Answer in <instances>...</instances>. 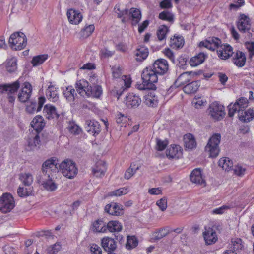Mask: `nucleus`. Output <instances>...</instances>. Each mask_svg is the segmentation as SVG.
<instances>
[{
    "label": "nucleus",
    "instance_id": "nucleus-1",
    "mask_svg": "<svg viewBox=\"0 0 254 254\" xmlns=\"http://www.w3.org/2000/svg\"><path fill=\"white\" fill-rule=\"evenodd\" d=\"M157 75L158 74L151 66L146 67L141 74L142 83H137L136 84V88L140 90L146 89L155 90L156 87L154 83L158 81Z\"/></svg>",
    "mask_w": 254,
    "mask_h": 254
},
{
    "label": "nucleus",
    "instance_id": "nucleus-2",
    "mask_svg": "<svg viewBox=\"0 0 254 254\" xmlns=\"http://www.w3.org/2000/svg\"><path fill=\"white\" fill-rule=\"evenodd\" d=\"M59 169L64 176L69 179H73L77 174L78 168L72 160L66 159L59 165Z\"/></svg>",
    "mask_w": 254,
    "mask_h": 254
},
{
    "label": "nucleus",
    "instance_id": "nucleus-3",
    "mask_svg": "<svg viewBox=\"0 0 254 254\" xmlns=\"http://www.w3.org/2000/svg\"><path fill=\"white\" fill-rule=\"evenodd\" d=\"M8 43L13 50H21L26 46L27 38L23 32H16L11 35Z\"/></svg>",
    "mask_w": 254,
    "mask_h": 254
},
{
    "label": "nucleus",
    "instance_id": "nucleus-4",
    "mask_svg": "<svg viewBox=\"0 0 254 254\" xmlns=\"http://www.w3.org/2000/svg\"><path fill=\"white\" fill-rule=\"evenodd\" d=\"M221 137L220 134H216L209 139L205 149L209 153L210 157L215 158L219 154L220 149L218 145L220 142Z\"/></svg>",
    "mask_w": 254,
    "mask_h": 254
},
{
    "label": "nucleus",
    "instance_id": "nucleus-5",
    "mask_svg": "<svg viewBox=\"0 0 254 254\" xmlns=\"http://www.w3.org/2000/svg\"><path fill=\"white\" fill-rule=\"evenodd\" d=\"M14 206V199L11 194L4 193L0 197V211L2 213L10 212Z\"/></svg>",
    "mask_w": 254,
    "mask_h": 254
},
{
    "label": "nucleus",
    "instance_id": "nucleus-6",
    "mask_svg": "<svg viewBox=\"0 0 254 254\" xmlns=\"http://www.w3.org/2000/svg\"><path fill=\"white\" fill-rule=\"evenodd\" d=\"M20 87V81L18 80L11 84L0 85V91L1 93L6 92L8 94L9 102L12 103L15 97L12 95L17 92Z\"/></svg>",
    "mask_w": 254,
    "mask_h": 254
},
{
    "label": "nucleus",
    "instance_id": "nucleus-7",
    "mask_svg": "<svg viewBox=\"0 0 254 254\" xmlns=\"http://www.w3.org/2000/svg\"><path fill=\"white\" fill-rule=\"evenodd\" d=\"M208 115L216 121L220 120L222 116V105L217 102L211 103L207 110Z\"/></svg>",
    "mask_w": 254,
    "mask_h": 254
},
{
    "label": "nucleus",
    "instance_id": "nucleus-8",
    "mask_svg": "<svg viewBox=\"0 0 254 254\" xmlns=\"http://www.w3.org/2000/svg\"><path fill=\"white\" fill-rule=\"evenodd\" d=\"M158 75H164L168 70L169 65L167 61L164 59L156 60L151 66Z\"/></svg>",
    "mask_w": 254,
    "mask_h": 254
},
{
    "label": "nucleus",
    "instance_id": "nucleus-9",
    "mask_svg": "<svg viewBox=\"0 0 254 254\" xmlns=\"http://www.w3.org/2000/svg\"><path fill=\"white\" fill-rule=\"evenodd\" d=\"M32 88L29 82H25L18 94V99L21 103H26L31 96Z\"/></svg>",
    "mask_w": 254,
    "mask_h": 254
},
{
    "label": "nucleus",
    "instance_id": "nucleus-10",
    "mask_svg": "<svg viewBox=\"0 0 254 254\" xmlns=\"http://www.w3.org/2000/svg\"><path fill=\"white\" fill-rule=\"evenodd\" d=\"M237 26L241 33H245L246 32H249L251 30V28L250 18L244 14H240L237 22Z\"/></svg>",
    "mask_w": 254,
    "mask_h": 254
},
{
    "label": "nucleus",
    "instance_id": "nucleus-11",
    "mask_svg": "<svg viewBox=\"0 0 254 254\" xmlns=\"http://www.w3.org/2000/svg\"><path fill=\"white\" fill-rule=\"evenodd\" d=\"M46 99L44 96H41L38 98V106H37V103L35 100H31L26 105L25 108V111L29 114H34L35 111L38 112L41 111L42 108L45 102Z\"/></svg>",
    "mask_w": 254,
    "mask_h": 254
},
{
    "label": "nucleus",
    "instance_id": "nucleus-12",
    "mask_svg": "<svg viewBox=\"0 0 254 254\" xmlns=\"http://www.w3.org/2000/svg\"><path fill=\"white\" fill-rule=\"evenodd\" d=\"M191 72H185L179 75L178 78L175 80L174 84L170 86L168 90V93H171L174 89L188 84L187 83L190 80V74Z\"/></svg>",
    "mask_w": 254,
    "mask_h": 254
},
{
    "label": "nucleus",
    "instance_id": "nucleus-13",
    "mask_svg": "<svg viewBox=\"0 0 254 254\" xmlns=\"http://www.w3.org/2000/svg\"><path fill=\"white\" fill-rule=\"evenodd\" d=\"M84 129L87 132L94 136L98 135L101 131V127L98 122L87 120L85 122Z\"/></svg>",
    "mask_w": 254,
    "mask_h": 254
},
{
    "label": "nucleus",
    "instance_id": "nucleus-14",
    "mask_svg": "<svg viewBox=\"0 0 254 254\" xmlns=\"http://www.w3.org/2000/svg\"><path fill=\"white\" fill-rule=\"evenodd\" d=\"M104 210L111 215L121 216L124 213L123 206L114 202L106 205Z\"/></svg>",
    "mask_w": 254,
    "mask_h": 254
},
{
    "label": "nucleus",
    "instance_id": "nucleus-15",
    "mask_svg": "<svg viewBox=\"0 0 254 254\" xmlns=\"http://www.w3.org/2000/svg\"><path fill=\"white\" fill-rule=\"evenodd\" d=\"M101 246L103 249L108 253L114 252L117 248L115 239L109 237H105L102 239Z\"/></svg>",
    "mask_w": 254,
    "mask_h": 254
},
{
    "label": "nucleus",
    "instance_id": "nucleus-16",
    "mask_svg": "<svg viewBox=\"0 0 254 254\" xmlns=\"http://www.w3.org/2000/svg\"><path fill=\"white\" fill-rule=\"evenodd\" d=\"M221 43V40L216 37L210 38L209 40H206L201 41L199 43L200 47H205L209 50L214 51L218 48L219 44Z\"/></svg>",
    "mask_w": 254,
    "mask_h": 254
},
{
    "label": "nucleus",
    "instance_id": "nucleus-17",
    "mask_svg": "<svg viewBox=\"0 0 254 254\" xmlns=\"http://www.w3.org/2000/svg\"><path fill=\"white\" fill-rule=\"evenodd\" d=\"M125 102L128 108H136L141 104V99L139 96L129 93L126 96Z\"/></svg>",
    "mask_w": 254,
    "mask_h": 254
},
{
    "label": "nucleus",
    "instance_id": "nucleus-18",
    "mask_svg": "<svg viewBox=\"0 0 254 254\" xmlns=\"http://www.w3.org/2000/svg\"><path fill=\"white\" fill-rule=\"evenodd\" d=\"M205 230L203 235L206 243L208 245L215 243L218 240L215 230L210 227H205Z\"/></svg>",
    "mask_w": 254,
    "mask_h": 254
},
{
    "label": "nucleus",
    "instance_id": "nucleus-19",
    "mask_svg": "<svg viewBox=\"0 0 254 254\" xmlns=\"http://www.w3.org/2000/svg\"><path fill=\"white\" fill-rule=\"evenodd\" d=\"M67 16L69 22L72 24L77 25L82 19V15L78 11L70 9L67 12Z\"/></svg>",
    "mask_w": 254,
    "mask_h": 254
},
{
    "label": "nucleus",
    "instance_id": "nucleus-20",
    "mask_svg": "<svg viewBox=\"0 0 254 254\" xmlns=\"http://www.w3.org/2000/svg\"><path fill=\"white\" fill-rule=\"evenodd\" d=\"M190 179L192 183L203 186L206 185L205 181L202 178L200 168H196L191 172L190 175Z\"/></svg>",
    "mask_w": 254,
    "mask_h": 254
},
{
    "label": "nucleus",
    "instance_id": "nucleus-21",
    "mask_svg": "<svg viewBox=\"0 0 254 254\" xmlns=\"http://www.w3.org/2000/svg\"><path fill=\"white\" fill-rule=\"evenodd\" d=\"M43 113L44 116L49 120L54 118L57 119L59 116L55 107L51 104H46L44 106Z\"/></svg>",
    "mask_w": 254,
    "mask_h": 254
},
{
    "label": "nucleus",
    "instance_id": "nucleus-22",
    "mask_svg": "<svg viewBox=\"0 0 254 254\" xmlns=\"http://www.w3.org/2000/svg\"><path fill=\"white\" fill-rule=\"evenodd\" d=\"M128 19L131 20V24L132 26L138 24L141 19L140 10L136 8H131L129 11Z\"/></svg>",
    "mask_w": 254,
    "mask_h": 254
},
{
    "label": "nucleus",
    "instance_id": "nucleus-23",
    "mask_svg": "<svg viewBox=\"0 0 254 254\" xmlns=\"http://www.w3.org/2000/svg\"><path fill=\"white\" fill-rule=\"evenodd\" d=\"M44 120L41 115L36 116L31 121L30 125L37 133L40 132L45 126Z\"/></svg>",
    "mask_w": 254,
    "mask_h": 254
},
{
    "label": "nucleus",
    "instance_id": "nucleus-24",
    "mask_svg": "<svg viewBox=\"0 0 254 254\" xmlns=\"http://www.w3.org/2000/svg\"><path fill=\"white\" fill-rule=\"evenodd\" d=\"M106 171L105 163L102 161H98L92 168V173L97 177H102Z\"/></svg>",
    "mask_w": 254,
    "mask_h": 254
},
{
    "label": "nucleus",
    "instance_id": "nucleus-25",
    "mask_svg": "<svg viewBox=\"0 0 254 254\" xmlns=\"http://www.w3.org/2000/svg\"><path fill=\"white\" fill-rule=\"evenodd\" d=\"M238 117L243 122H249L254 119V108H250L245 111L244 110L239 111Z\"/></svg>",
    "mask_w": 254,
    "mask_h": 254
},
{
    "label": "nucleus",
    "instance_id": "nucleus-26",
    "mask_svg": "<svg viewBox=\"0 0 254 254\" xmlns=\"http://www.w3.org/2000/svg\"><path fill=\"white\" fill-rule=\"evenodd\" d=\"M86 90V95L87 96H92L98 98L102 94V88L101 86L98 85H93L89 86Z\"/></svg>",
    "mask_w": 254,
    "mask_h": 254
},
{
    "label": "nucleus",
    "instance_id": "nucleus-27",
    "mask_svg": "<svg viewBox=\"0 0 254 254\" xmlns=\"http://www.w3.org/2000/svg\"><path fill=\"white\" fill-rule=\"evenodd\" d=\"M53 175L52 173L48 174L47 179L44 182H42L43 188L50 191H54L57 189V185L52 180Z\"/></svg>",
    "mask_w": 254,
    "mask_h": 254
},
{
    "label": "nucleus",
    "instance_id": "nucleus-28",
    "mask_svg": "<svg viewBox=\"0 0 254 254\" xmlns=\"http://www.w3.org/2000/svg\"><path fill=\"white\" fill-rule=\"evenodd\" d=\"M200 85L199 80L192 81L185 85L183 87V90L185 93L188 94L194 93L197 91Z\"/></svg>",
    "mask_w": 254,
    "mask_h": 254
},
{
    "label": "nucleus",
    "instance_id": "nucleus-29",
    "mask_svg": "<svg viewBox=\"0 0 254 254\" xmlns=\"http://www.w3.org/2000/svg\"><path fill=\"white\" fill-rule=\"evenodd\" d=\"M207 57V55L203 52H200L197 55L192 57L190 60L191 66H196L202 64Z\"/></svg>",
    "mask_w": 254,
    "mask_h": 254
},
{
    "label": "nucleus",
    "instance_id": "nucleus-30",
    "mask_svg": "<svg viewBox=\"0 0 254 254\" xmlns=\"http://www.w3.org/2000/svg\"><path fill=\"white\" fill-rule=\"evenodd\" d=\"M184 143L186 149H192L196 146V142L194 136L191 134H188L185 135Z\"/></svg>",
    "mask_w": 254,
    "mask_h": 254
},
{
    "label": "nucleus",
    "instance_id": "nucleus-31",
    "mask_svg": "<svg viewBox=\"0 0 254 254\" xmlns=\"http://www.w3.org/2000/svg\"><path fill=\"white\" fill-rule=\"evenodd\" d=\"M92 230L94 232H105L107 231L106 223L101 219L95 221L92 224Z\"/></svg>",
    "mask_w": 254,
    "mask_h": 254
},
{
    "label": "nucleus",
    "instance_id": "nucleus-32",
    "mask_svg": "<svg viewBox=\"0 0 254 254\" xmlns=\"http://www.w3.org/2000/svg\"><path fill=\"white\" fill-rule=\"evenodd\" d=\"M148 49L144 46H139L136 50L135 54L136 60L138 62H142L146 59L148 55Z\"/></svg>",
    "mask_w": 254,
    "mask_h": 254
},
{
    "label": "nucleus",
    "instance_id": "nucleus-33",
    "mask_svg": "<svg viewBox=\"0 0 254 254\" xmlns=\"http://www.w3.org/2000/svg\"><path fill=\"white\" fill-rule=\"evenodd\" d=\"M184 44V40L182 36L174 35L173 38H171L170 41V46L172 48L179 49L182 48Z\"/></svg>",
    "mask_w": 254,
    "mask_h": 254
},
{
    "label": "nucleus",
    "instance_id": "nucleus-34",
    "mask_svg": "<svg viewBox=\"0 0 254 254\" xmlns=\"http://www.w3.org/2000/svg\"><path fill=\"white\" fill-rule=\"evenodd\" d=\"M246 58L245 55L242 52L238 51L235 57L233 59V63L238 67L243 66L246 63Z\"/></svg>",
    "mask_w": 254,
    "mask_h": 254
},
{
    "label": "nucleus",
    "instance_id": "nucleus-35",
    "mask_svg": "<svg viewBox=\"0 0 254 254\" xmlns=\"http://www.w3.org/2000/svg\"><path fill=\"white\" fill-rule=\"evenodd\" d=\"M46 95L48 99L53 102L57 101L59 96L56 88L51 86H49L46 91Z\"/></svg>",
    "mask_w": 254,
    "mask_h": 254
},
{
    "label": "nucleus",
    "instance_id": "nucleus-36",
    "mask_svg": "<svg viewBox=\"0 0 254 254\" xmlns=\"http://www.w3.org/2000/svg\"><path fill=\"white\" fill-rule=\"evenodd\" d=\"M88 85L89 83L86 80H80L76 82L75 87L79 94L83 95L85 93L86 95V90H88Z\"/></svg>",
    "mask_w": 254,
    "mask_h": 254
},
{
    "label": "nucleus",
    "instance_id": "nucleus-37",
    "mask_svg": "<svg viewBox=\"0 0 254 254\" xmlns=\"http://www.w3.org/2000/svg\"><path fill=\"white\" fill-rule=\"evenodd\" d=\"M106 229L110 232H120L122 229V225L118 221H110L106 225Z\"/></svg>",
    "mask_w": 254,
    "mask_h": 254
},
{
    "label": "nucleus",
    "instance_id": "nucleus-38",
    "mask_svg": "<svg viewBox=\"0 0 254 254\" xmlns=\"http://www.w3.org/2000/svg\"><path fill=\"white\" fill-rule=\"evenodd\" d=\"M28 147L27 149L28 150H32L39 147V145L40 144V139L39 136L37 134L35 135L33 138H29L27 141Z\"/></svg>",
    "mask_w": 254,
    "mask_h": 254
},
{
    "label": "nucleus",
    "instance_id": "nucleus-39",
    "mask_svg": "<svg viewBox=\"0 0 254 254\" xmlns=\"http://www.w3.org/2000/svg\"><path fill=\"white\" fill-rule=\"evenodd\" d=\"M63 94L65 98L68 101H73L75 99V96L77 95L75 89L72 86H69L64 91Z\"/></svg>",
    "mask_w": 254,
    "mask_h": 254
},
{
    "label": "nucleus",
    "instance_id": "nucleus-40",
    "mask_svg": "<svg viewBox=\"0 0 254 254\" xmlns=\"http://www.w3.org/2000/svg\"><path fill=\"white\" fill-rule=\"evenodd\" d=\"M144 103L149 107H155L158 104V98L154 93L151 92L145 97Z\"/></svg>",
    "mask_w": 254,
    "mask_h": 254
},
{
    "label": "nucleus",
    "instance_id": "nucleus-41",
    "mask_svg": "<svg viewBox=\"0 0 254 254\" xmlns=\"http://www.w3.org/2000/svg\"><path fill=\"white\" fill-rule=\"evenodd\" d=\"M230 245L231 246L230 250L234 252L241 250L243 247L242 239L238 238H232Z\"/></svg>",
    "mask_w": 254,
    "mask_h": 254
},
{
    "label": "nucleus",
    "instance_id": "nucleus-42",
    "mask_svg": "<svg viewBox=\"0 0 254 254\" xmlns=\"http://www.w3.org/2000/svg\"><path fill=\"white\" fill-rule=\"evenodd\" d=\"M171 232L170 229L169 227H164L160 228L156 231L154 234V238L156 240H159L166 236L168 234Z\"/></svg>",
    "mask_w": 254,
    "mask_h": 254
},
{
    "label": "nucleus",
    "instance_id": "nucleus-43",
    "mask_svg": "<svg viewBox=\"0 0 254 254\" xmlns=\"http://www.w3.org/2000/svg\"><path fill=\"white\" fill-rule=\"evenodd\" d=\"M6 68L9 73L14 72L17 69V59L14 58H11L6 62Z\"/></svg>",
    "mask_w": 254,
    "mask_h": 254
},
{
    "label": "nucleus",
    "instance_id": "nucleus-44",
    "mask_svg": "<svg viewBox=\"0 0 254 254\" xmlns=\"http://www.w3.org/2000/svg\"><path fill=\"white\" fill-rule=\"evenodd\" d=\"M138 244V241L135 236H127L126 244V248L127 250H131L135 248Z\"/></svg>",
    "mask_w": 254,
    "mask_h": 254
},
{
    "label": "nucleus",
    "instance_id": "nucleus-45",
    "mask_svg": "<svg viewBox=\"0 0 254 254\" xmlns=\"http://www.w3.org/2000/svg\"><path fill=\"white\" fill-rule=\"evenodd\" d=\"M18 195L21 197H25L33 194L32 187L24 188L19 187L17 190Z\"/></svg>",
    "mask_w": 254,
    "mask_h": 254
},
{
    "label": "nucleus",
    "instance_id": "nucleus-46",
    "mask_svg": "<svg viewBox=\"0 0 254 254\" xmlns=\"http://www.w3.org/2000/svg\"><path fill=\"white\" fill-rule=\"evenodd\" d=\"M114 11L117 14V17L119 18H121L123 17H128L129 10L127 8L121 9L119 4L115 5Z\"/></svg>",
    "mask_w": 254,
    "mask_h": 254
},
{
    "label": "nucleus",
    "instance_id": "nucleus-47",
    "mask_svg": "<svg viewBox=\"0 0 254 254\" xmlns=\"http://www.w3.org/2000/svg\"><path fill=\"white\" fill-rule=\"evenodd\" d=\"M169 31L168 27L164 25H161L159 27L157 31V36L159 41H162L166 38V35Z\"/></svg>",
    "mask_w": 254,
    "mask_h": 254
},
{
    "label": "nucleus",
    "instance_id": "nucleus-48",
    "mask_svg": "<svg viewBox=\"0 0 254 254\" xmlns=\"http://www.w3.org/2000/svg\"><path fill=\"white\" fill-rule=\"evenodd\" d=\"M47 58V55H39L35 56L33 58L31 63L34 66H38L44 63Z\"/></svg>",
    "mask_w": 254,
    "mask_h": 254
},
{
    "label": "nucleus",
    "instance_id": "nucleus-49",
    "mask_svg": "<svg viewBox=\"0 0 254 254\" xmlns=\"http://www.w3.org/2000/svg\"><path fill=\"white\" fill-rule=\"evenodd\" d=\"M180 147L179 145H172L166 151V154L167 157L173 158L178 154Z\"/></svg>",
    "mask_w": 254,
    "mask_h": 254
},
{
    "label": "nucleus",
    "instance_id": "nucleus-50",
    "mask_svg": "<svg viewBox=\"0 0 254 254\" xmlns=\"http://www.w3.org/2000/svg\"><path fill=\"white\" fill-rule=\"evenodd\" d=\"M158 18L160 19L172 22L174 21V15L170 12L165 10L159 14Z\"/></svg>",
    "mask_w": 254,
    "mask_h": 254
},
{
    "label": "nucleus",
    "instance_id": "nucleus-51",
    "mask_svg": "<svg viewBox=\"0 0 254 254\" xmlns=\"http://www.w3.org/2000/svg\"><path fill=\"white\" fill-rule=\"evenodd\" d=\"M95 27L94 25H89L82 29L80 32V34L84 38H87L92 33Z\"/></svg>",
    "mask_w": 254,
    "mask_h": 254
},
{
    "label": "nucleus",
    "instance_id": "nucleus-52",
    "mask_svg": "<svg viewBox=\"0 0 254 254\" xmlns=\"http://www.w3.org/2000/svg\"><path fill=\"white\" fill-rule=\"evenodd\" d=\"M128 192V188L124 187L120 188L118 190L110 192L108 195L110 196H120L127 194Z\"/></svg>",
    "mask_w": 254,
    "mask_h": 254
},
{
    "label": "nucleus",
    "instance_id": "nucleus-53",
    "mask_svg": "<svg viewBox=\"0 0 254 254\" xmlns=\"http://www.w3.org/2000/svg\"><path fill=\"white\" fill-rule=\"evenodd\" d=\"M20 179L23 183L24 185L26 186H30L33 182L32 176L30 174H22L20 176Z\"/></svg>",
    "mask_w": 254,
    "mask_h": 254
},
{
    "label": "nucleus",
    "instance_id": "nucleus-54",
    "mask_svg": "<svg viewBox=\"0 0 254 254\" xmlns=\"http://www.w3.org/2000/svg\"><path fill=\"white\" fill-rule=\"evenodd\" d=\"M246 168L243 167L240 165L234 166L232 168L231 172L238 176L242 177L246 172Z\"/></svg>",
    "mask_w": 254,
    "mask_h": 254
},
{
    "label": "nucleus",
    "instance_id": "nucleus-55",
    "mask_svg": "<svg viewBox=\"0 0 254 254\" xmlns=\"http://www.w3.org/2000/svg\"><path fill=\"white\" fill-rule=\"evenodd\" d=\"M234 105H238L237 107L239 109L238 113L239 111H242L247 107L248 100L246 98L242 97L237 101Z\"/></svg>",
    "mask_w": 254,
    "mask_h": 254
},
{
    "label": "nucleus",
    "instance_id": "nucleus-56",
    "mask_svg": "<svg viewBox=\"0 0 254 254\" xmlns=\"http://www.w3.org/2000/svg\"><path fill=\"white\" fill-rule=\"evenodd\" d=\"M233 48L228 44L223 45V59H227L232 56Z\"/></svg>",
    "mask_w": 254,
    "mask_h": 254
},
{
    "label": "nucleus",
    "instance_id": "nucleus-57",
    "mask_svg": "<svg viewBox=\"0 0 254 254\" xmlns=\"http://www.w3.org/2000/svg\"><path fill=\"white\" fill-rule=\"evenodd\" d=\"M57 162L58 160L56 157H51L44 161L42 165H43V167H46L48 169L50 170L52 167L58 163Z\"/></svg>",
    "mask_w": 254,
    "mask_h": 254
},
{
    "label": "nucleus",
    "instance_id": "nucleus-58",
    "mask_svg": "<svg viewBox=\"0 0 254 254\" xmlns=\"http://www.w3.org/2000/svg\"><path fill=\"white\" fill-rule=\"evenodd\" d=\"M223 159V170L225 171H231L232 168L234 167L233 162L229 158L225 157Z\"/></svg>",
    "mask_w": 254,
    "mask_h": 254
},
{
    "label": "nucleus",
    "instance_id": "nucleus-59",
    "mask_svg": "<svg viewBox=\"0 0 254 254\" xmlns=\"http://www.w3.org/2000/svg\"><path fill=\"white\" fill-rule=\"evenodd\" d=\"M132 167V164H131V165L129 168L127 169V170L125 172V178L126 179H129L136 172V170L139 168L137 167L136 168H133Z\"/></svg>",
    "mask_w": 254,
    "mask_h": 254
},
{
    "label": "nucleus",
    "instance_id": "nucleus-60",
    "mask_svg": "<svg viewBox=\"0 0 254 254\" xmlns=\"http://www.w3.org/2000/svg\"><path fill=\"white\" fill-rule=\"evenodd\" d=\"M157 205L158 206L160 209L164 211H165L167 207V199L166 197H163L160 200H158L156 202Z\"/></svg>",
    "mask_w": 254,
    "mask_h": 254
},
{
    "label": "nucleus",
    "instance_id": "nucleus-61",
    "mask_svg": "<svg viewBox=\"0 0 254 254\" xmlns=\"http://www.w3.org/2000/svg\"><path fill=\"white\" fill-rule=\"evenodd\" d=\"M61 249V245L59 243H56L52 245L48 249V252L50 254H55Z\"/></svg>",
    "mask_w": 254,
    "mask_h": 254
},
{
    "label": "nucleus",
    "instance_id": "nucleus-62",
    "mask_svg": "<svg viewBox=\"0 0 254 254\" xmlns=\"http://www.w3.org/2000/svg\"><path fill=\"white\" fill-rule=\"evenodd\" d=\"M157 149L159 151H162L164 150L168 145V141H162L161 139H157Z\"/></svg>",
    "mask_w": 254,
    "mask_h": 254
},
{
    "label": "nucleus",
    "instance_id": "nucleus-63",
    "mask_svg": "<svg viewBox=\"0 0 254 254\" xmlns=\"http://www.w3.org/2000/svg\"><path fill=\"white\" fill-rule=\"evenodd\" d=\"M112 74H113V76L114 78H119L122 74V69L119 66L113 67L112 68Z\"/></svg>",
    "mask_w": 254,
    "mask_h": 254
},
{
    "label": "nucleus",
    "instance_id": "nucleus-64",
    "mask_svg": "<svg viewBox=\"0 0 254 254\" xmlns=\"http://www.w3.org/2000/svg\"><path fill=\"white\" fill-rule=\"evenodd\" d=\"M246 45L249 52V57L251 58L254 56V42H246Z\"/></svg>",
    "mask_w": 254,
    "mask_h": 254
}]
</instances>
